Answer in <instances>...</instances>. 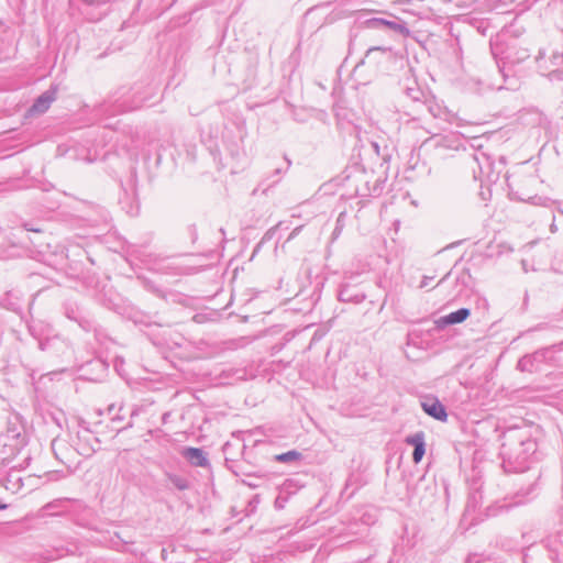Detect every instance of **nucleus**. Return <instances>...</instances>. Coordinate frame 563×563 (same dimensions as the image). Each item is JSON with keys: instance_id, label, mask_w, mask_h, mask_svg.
<instances>
[{"instance_id": "bb28decb", "label": "nucleus", "mask_w": 563, "mask_h": 563, "mask_svg": "<svg viewBox=\"0 0 563 563\" xmlns=\"http://www.w3.org/2000/svg\"><path fill=\"white\" fill-rule=\"evenodd\" d=\"M139 279L142 282L143 287L145 289H147L148 291L154 292L158 297L164 296V291L161 288H158L157 286H155V284L153 282H151L146 278H141V277H139Z\"/></svg>"}, {"instance_id": "aec40b11", "label": "nucleus", "mask_w": 563, "mask_h": 563, "mask_svg": "<svg viewBox=\"0 0 563 563\" xmlns=\"http://www.w3.org/2000/svg\"><path fill=\"white\" fill-rule=\"evenodd\" d=\"M302 457V454L297 450H290L274 456V460L279 463L297 462Z\"/></svg>"}, {"instance_id": "37998d69", "label": "nucleus", "mask_w": 563, "mask_h": 563, "mask_svg": "<svg viewBox=\"0 0 563 563\" xmlns=\"http://www.w3.org/2000/svg\"><path fill=\"white\" fill-rule=\"evenodd\" d=\"M466 563H471V562H466Z\"/></svg>"}, {"instance_id": "a211bd4d", "label": "nucleus", "mask_w": 563, "mask_h": 563, "mask_svg": "<svg viewBox=\"0 0 563 563\" xmlns=\"http://www.w3.org/2000/svg\"><path fill=\"white\" fill-rule=\"evenodd\" d=\"M471 314V310L468 308H460L456 311H453L440 319V323L443 325L457 324L465 321Z\"/></svg>"}, {"instance_id": "473e14b6", "label": "nucleus", "mask_w": 563, "mask_h": 563, "mask_svg": "<svg viewBox=\"0 0 563 563\" xmlns=\"http://www.w3.org/2000/svg\"><path fill=\"white\" fill-rule=\"evenodd\" d=\"M301 228H302L301 225L296 227V228L291 231V233L289 234L288 240L294 239L296 235H298V233L300 232Z\"/></svg>"}, {"instance_id": "4c0bfd02", "label": "nucleus", "mask_w": 563, "mask_h": 563, "mask_svg": "<svg viewBox=\"0 0 563 563\" xmlns=\"http://www.w3.org/2000/svg\"><path fill=\"white\" fill-rule=\"evenodd\" d=\"M8 508V505L7 504H3L1 500H0V510H4Z\"/></svg>"}, {"instance_id": "e433bc0d", "label": "nucleus", "mask_w": 563, "mask_h": 563, "mask_svg": "<svg viewBox=\"0 0 563 563\" xmlns=\"http://www.w3.org/2000/svg\"><path fill=\"white\" fill-rule=\"evenodd\" d=\"M283 173H284V170H283L282 168H276V169L274 170V175H275V176H280Z\"/></svg>"}, {"instance_id": "4468645a", "label": "nucleus", "mask_w": 563, "mask_h": 563, "mask_svg": "<svg viewBox=\"0 0 563 563\" xmlns=\"http://www.w3.org/2000/svg\"><path fill=\"white\" fill-rule=\"evenodd\" d=\"M423 411L430 417L439 420L445 421L448 419V413L445 407L437 399H427L421 404Z\"/></svg>"}, {"instance_id": "ea45409f", "label": "nucleus", "mask_w": 563, "mask_h": 563, "mask_svg": "<svg viewBox=\"0 0 563 563\" xmlns=\"http://www.w3.org/2000/svg\"><path fill=\"white\" fill-rule=\"evenodd\" d=\"M558 211H559L561 214H563V209H562V208H560V207H559V208H558Z\"/></svg>"}, {"instance_id": "7c9ffc66", "label": "nucleus", "mask_w": 563, "mask_h": 563, "mask_svg": "<svg viewBox=\"0 0 563 563\" xmlns=\"http://www.w3.org/2000/svg\"><path fill=\"white\" fill-rule=\"evenodd\" d=\"M434 278V276H423L420 285H419V288H424L429 285V282L432 280Z\"/></svg>"}, {"instance_id": "423d86ee", "label": "nucleus", "mask_w": 563, "mask_h": 563, "mask_svg": "<svg viewBox=\"0 0 563 563\" xmlns=\"http://www.w3.org/2000/svg\"><path fill=\"white\" fill-rule=\"evenodd\" d=\"M156 92L153 84H136L129 89H122L113 97V112H128L141 108Z\"/></svg>"}, {"instance_id": "1a4fd4ad", "label": "nucleus", "mask_w": 563, "mask_h": 563, "mask_svg": "<svg viewBox=\"0 0 563 563\" xmlns=\"http://www.w3.org/2000/svg\"><path fill=\"white\" fill-rule=\"evenodd\" d=\"M65 316L71 320L78 323V325L85 330V331H95V336L98 341H101V333L100 331L93 327V323L91 320L86 318L78 306L73 303H66L65 305Z\"/></svg>"}, {"instance_id": "c85d7f7f", "label": "nucleus", "mask_w": 563, "mask_h": 563, "mask_svg": "<svg viewBox=\"0 0 563 563\" xmlns=\"http://www.w3.org/2000/svg\"><path fill=\"white\" fill-rule=\"evenodd\" d=\"M288 499H289V496H287L286 494H283V492L279 490V494L275 499V507L277 509H283L286 506Z\"/></svg>"}, {"instance_id": "79ce46f5", "label": "nucleus", "mask_w": 563, "mask_h": 563, "mask_svg": "<svg viewBox=\"0 0 563 563\" xmlns=\"http://www.w3.org/2000/svg\"><path fill=\"white\" fill-rule=\"evenodd\" d=\"M231 470H232L233 474L239 475V473L235 470H233V468H231Z\"/></svg>"}, {"instance_id": "9b49d317", "label": "nucleus", "mask_w": 563, "mask_h": 563, "mask_svg": "<svg viewBox=\"0 0 563 563\" xmlns=\"http://www.w3.org/2000/svg\"><path fill=\"white\" fill-rule=\"evenodd\" d=\"M57 86H51L46 91L40 95L30 108L31 113H44L48 110L52 102L56 99Z\"/></svg>"}, {"instance_id": "7ed1b4c3", "label": "nucleus", "mask_w": 563, "mask_h": 563, "mask_svg": "<svg viewBox=\"0 0 563 563\" xmlns=\"http://www.w3.org/2000/svg\"><path fill=\"white\" fill-rule=\"evenodd\" d=\"M29 438L25 426L19 415H11L5 429L0 433V448L3 459H14L23 452Z\"/></svg>"}, {"instance_id": "393cba45", "label": "nucleus", "mask_w": 563, "mask_h": 563, "mask_svg": "<svg viewBox=\"0 0 563 563\" xmlns=\"http://www.w3.org/2000/svg\"><path fill=\"white\" fill-rule=\"evenodd\" d=\"M526 201L533 206L541 207H551V205L554 203L549 197L538 195L529 197Z\"/></svg>"}, {"instance_id": "c9c22d12", "label": "nucleus", "mask_w": 563, "mask_h": 563, "mask_svg": "<svg viewBox=\"0 0 563 563\" xmlns=\"http://www.w3.org/2000/svg\"><path fill=\"white\" fill-rule=\"evenodd\" d=\"M550 231H551L552 233H555V232L558 231V227L555 225V223H554V222H552V223H551V225H550Z\"/></svg>"}, {"instance_id": "6ab92c4d", "label": "nucleus", "mask_w": 563, "mask_h": 563, "mask_svg": "<svg viewBox=\"0 0 563 563\" xmlns=\"http://www.w3.org/2000/svg\"><path fill=\"white\" fill-rule=\"evenodd\" d=\"M166 476L169 483L178 490H187L190 488L188 478L175 473H166Z\"/></svg>"}, {"instance_id": "20e7f679", "label": "nucleus", "mask_w": 563, "mask_h": 563, "mask_svg": "<svg viewBox=\"0 0 563 563\" xmlns=\"http://www.w3.org/2000/svg\"><path fill=\"white\" fill-rule=\"evenodd\" d=\"M540 474L533 473L527 479L520 482L519 488L508 497L497 500L488 508L492 516L508 511L514 507L525 505L533 500L540 493Z\"/></svg>"}, {"instance_id": "72a5a7b5", "label": "nucleus", "mask_w": 563, "mask_h": 563, "mask_svg": "<svg viewBox=\"0 0 563 563\" xmlns=\"http://www.w3.org/2000/svg\"><path fill=\"white\" fill-rule=\"evenodd\" d=\"M260 503L258 496L253 497V499L250 501V506L256 507V505Z\"/></svg>"}, {"instance_id": "412c9836", "label": "nucleus", "mask_w": 563, "mask_h": 563, "mask_svg": "<svg viewBox=\"0 0 563 563\" xmlns=\"http://www.w3.org/2000/svg\"><path fill=\"white\" fill-rule=\"evenodd\" d=\"M406 96L409 98L412 102L418 103L419 106H422V101L424 98H429L430 96H427L420 88L418 87H408L406 89Z\"/></svg>"}, {"instance_id": "9d476101", "label": "nucleus", "mask_w": 563, "mask_h": 563, "mask_svg": "<svg viewBox=\"0 0 563 563\" xmlns=\"http://www.w3.org/2000/svg\"><path fill=\"white\" fill-rule=\"evenodd\" d=\"M550 352L551 347H544L532 354L525 355L518 361L517 368L521 372H533L536 369L534 364L544 362Z\"/></svg>"}, {"instance_id": "f8f14e48", "label": "nucleus", "mask_w": 563, "mask_h": 563, "mask_svg": "<svg viewBox=\"0 0 563 563\" xmlns=\"http://www.w3.org/2000/svg\"><path fill=\"white\" fill-rule=\"evenodd\" d=\"M432 143V145L435 148L439 150H452V151H459L461 147V140L455 134L450 135H433L432 137L428 139L426 143Z\"/></svg>"}, {"instance_id": "dca6fc26", "label": "nucleus", "mask_w": 563, "mask_h": 563, "mask_svg": "<svg viewBox=\"0 0 563 563\" xmlns=\"http://www.w3.org/2000/svg\"><path fill=\"white\" fill-rule=\"evenodd\" d=\"M366 298L365 294L351 287L350 285H343L339 290V300L342 302L360 303Z\"/></svg>"}, {"instance_id": "c756f323", "label": "nucleus", "mask_w": 563, "mask_h": 563, "mask_svg": "<svg viewBox=\"0 0 563 563\" xmlns=\"http://www.w3.org/2000/svg\"><path fill=\"white\" fill-rule=\"evenodd\" d=\"M140 411H141V408L137 406L132 409L131 415H130L131 421L128 423V426L125 428H132V426H133L132 419L134 417L139 416Z\"/></svg>"}, {"instance_id": "cd10ccee", "label": "nucleus", "mask_w": 563, "mask_h": 563, "mask_svg": "<svg viewBox=\"0 0 563 563\" xmlns=\"http://www.w3.org/2000/svg\"><path fill=\"white\" fill-rule=\"evenodd\" d=\"M426 453V444L413 448L412 460L415 463H419Z\"/></svg>"}, {"instance_id": "a19ab883", "label": "nucleus", "mask_w": 563, "mask_h": 563, "mask_svg": "<svg viewBox=\"0 0 563 563\" xmlns=\"http://www.w3.org/2000/svg\"><path fill=\"white\" fill-rule=\"evenodd\" d=\"M349 485H350V481H347V482H346V484H345V489H347V488H349Z\"/></svg>"}, {"instance_id": "f03ea898", "label": "nucleus", "mask_w": 563, "mask_h": 563, "mask_svg": "<svg viewBox=\"0 0 563 563\" xmlns=\"http://www.w3.org/2000/svg\"><path fill=\"white\" fill-rule=\"evenodd\" d=\"M489 44L499 73L508 84L507 88L515 89L518 80L514 77L512 67L530 56L528 49L507 44L500 35L492 37Z\"/></svg>"}, {"instance_id": "0eeeda50", "label": "nucleus", "mask_w": 563, "mask_h": 563, "mask_svg": "<svg viewBox=\"0 0 563 563\" xmlns=\"http://www.w3.org/2000/svg\"><path fill=\"white\" fill-rule=\"evenodd\" d=\"M538 68L541 74L549 78L550 81H563V54L553 52L549 60L544 58L543 53H539L537 57Z\"/></svg>"}, {"instance_id": "b1692460", "label": "nucleus", "mask_w": 563, "mask_h": 563, "mask_svg": "<svg viewBox=\"0 0 563 563\" xmlns=\"http://www.w3.org/2000/svg\"><path fill=\"white\" fill-rule=\"evenodd\" d=\"M299 488L300 485L295 479H286L280 486V490L283 492V494H286L289 497L292 494H296Z\"/></svg>"}, {"instance_id": "2eb2a0df", "label": "nucleus", "mask_w": 563, "mask_h": 563, "mask_svg": "<svg viewBox=\"0 0 563 563\" xmlns=\"http://www.w3.org/2000/svg\"><path fill=\"white\" fill-rule=\"evenodd\" d=\"M181 455L194 466L206 467L209 465L208 457L200 448H185Z\"/></svg>"}, {"instance_id": "4be33fe9", "label": "nucleus", "mask_w": 563, "mask_h": 563, "mask_svg": "<svg viewBox=\"0 0 563 563\" xmlns=\"http://www.w3.org/2000/svg\"><path fill=\"white\" fill-rule=\"evenodd\" d=\"M423 108L427 109V111L433 117V118H440L441 117V108L434 102L432 97L424 98L422 101Z\"/></svg>"}, {"instance_id": "6e6552de", "label": "nucleus", "mask_w": 563, "mask_h": 563, "mask_svg": "<svg viewBox=\"0 0 563 563\" xmlns=\"http://www.w3.org/2000/svg\"><path fill=\"white\" fill-rule=\"evenodd\" d=\"M141 260L150 271L161 274H176V267L172 264L170 257L168 256L144 253Z\"/></svg>"}, {"instance_id": "5701e85b", "label": "nucleus", "mask_w": 563, "mask_h": 563, "mask_svg": "<svg viewBox=\"0 0 563 563\" xmlns=\"http://www.w3.org/2000/svg\"><path fill=\"white\" fill-rule=\"evenodd\" d=\"M40 328H42V324L41 323H36V322H32L31 324H29V331L30 333L38 340V347L44 351L46 350V346H47V342L46 341H43L41 339V331H40Z\"/></svg>"}, {"instance_id": "f3484780", "label": "nucleus", "mask_w": 563, "mask_h": 563, "mask_svg": "<svg viewBox=\"0 0 563 563\" xmlns=\"http://www.w3.org/2000/svg\"><path fill=\"white\" fill-rule=\"evenodd\" d=\"M52 451L60 463L67 464V455L71 452L65 440L54 439L51 443Z\"/></svg>"}, {"instance_id": "a878e982", "label": "nucleus", "mask_w": 563, "mask_h": 563, "mask_svg": "<svg viewBox=\"0 0 563 563\" xmlns=\"http://www.w3.org/2000/svg\"><path fill=\"white\" fill-rule=\"evenodd\" d=\"M406 443L412 445L413 448L426 444L424 442V433L422 431L416 432L406 438Z\"/></svg>"}, {"instance_id": "f704fd0d", "label": "nucleus", "mask_w": 563, "mask_h": 563, "mask_svg": "<svg viewBox=\"0 0 563 563\" xmlns=\"http://www.w3.org/2000/svg\"><path fill=\"white\" fill-rule=\"evenodd\" d=\"M451 273H446L438 283V286L439 285H442L449 277H450Z\"/></svg>"}, {"instance_id": "58836bf2", "label": "nucleus", "mask_w": 563, "mask_h": 563, "mask_svg": "<svg viewBox=\"0 0 563 563\" xmlns=\"http://www.w3.org/2000/svg\"><path fill=\"white\" fill-rule=\"evenodd\" d=\"M340 234V229L336 227L333 231V236H338Z\"/></svg>"}, {"instance_id": "39448f33", "label": "nucleus", "mask_w": 563, "mask_h": 563, "mask_svg": "<svg viewBox=\"0 0 563 563\" xmlns=\"http://www.w3.org/2000/svg\"><path fill=\"white\" fill-rule=\"evenodd\" d=\"M475 150L472 155L473 162L476 164L477 169L473 167L474 178L482 183L495 184L499 179L506 166L504 156H499L496 161L489 153L483 151L481 144H472Z\"/></svg>"}, {"instance_id": "ddd939ff", "label": "nucleus", "mask_w": 563, "mask_h": 563, "mask_svg": "<svg viewBox=\"0 0 563 563\" xmlns=\"http://www.w3.org/2000/svg\"><path fill=\"white\" fill-rule=\"evenodd\" d=\"M364 26L371 30H393L399 33L407 31L404 24L379 18H371L363 22Z\"/></svg>"}, {"instance_id": "2f4dec72", "label": "nucleus", "mask_w": 563, "mask_h": 563, "mask_svg": "<svg viewBox=\"0 0 563 563\" xmlns=\"http://www.w3.org/2000/svg\"><path fill=\"white\" fill-rule=\"evenodd\" d=\"M374 52H386V48H383V47H379V46H376V47H372L367 51L366 53V57H368L372 53Z\"/></svg>"}, {"instance_id": "f257e3e1", "label": "nucleus", "mask_w": 563, "mask_h": 563, "mask_svg": "<svg viewBox=\"0 0 563 563\" xmlns=\"http://www.w3.org/2000/svg\"><path fill=\"white\" fill-rule=\"evenodd\" d=\"M537 442L526 429L514 428L503 434L500 457L506 472H523L537 453Z\"/></svg>"}]
</instances>
